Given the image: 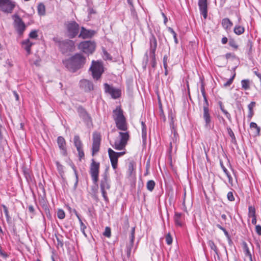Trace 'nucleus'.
Segmentation results:
<instances>
[{
	"mask_svg": "<svg viewBox=\"0 0 261 261\" xmlns=\"http://www.w3.org/2000/svg\"><path fill=\"white\" fill-rule=\"evenodd\" d=\"M103 88L105 93L110 95L113 99L119 98L121 96V90L119 88H115L112 85L106 83L103 84Z\"/></svg>",
	"mask_w": 261,
	"mask_h": 261,
	"instance_id": "10",
	"label": "nucleus"
},
{
	"mask_svg": "<svg viewBox=\"0 0 261 261\" xmlns=\"http://www.w3.org/2000/svg\"><path fill=\"white\" fill-rule=\"evenodd\" d=\"M94 33V32L93 31L87 30L84 27H82L78 36L79 38L83 39L90 38L93 36Z\"/></svg>",
	"mask_w": 261,
	"mask_h": 261,
	"instance_id": "23",
	"label": "nucleus"
},
{
	"mask_svg": "<svg viewBox=\"0 0 261 261\" xmlns=\"http://www.w3.org/2000/svg\"><path fill=\"white\" fill-rule=\"evenodd\" d=\"M208 245L210 246L211 249L214 251L216 255H217L218 258H219V254L218 249L217 246L215 245L214 242L213 240H209L207 242Z\"/></svg>",
	"mask_w": 261,
	"mask_h": 261,
	"instance_id": "35",
	"label": "nucleus"
},
{
	"mask_svg": "<svg viewBox=\"0 0 261 261\" xmlns=\"http://www.w3.org/2000/svg\"><path fill=\"white\" fill-rule=\"evenodd\" d=\"M221 25L223 28L228 33L230 31L233 26V23L228 18H224L222 19Z\"/></svg>",
	"mask_w": 261,
	"mask_h": 261,
	"instance_id": "24",
	"label": "nucleus"
},
{
	"mask_svg": "<svg viewBox=\"0 0 261 261\" xmlns=\"http://www.w3.org/2000/svg\"><path fill=\"white\" fill-rule=\"evenodd\" d=\"M99 169L100 163L96 162L94 159H92L90 166L89 173L94 184H97L98 180Z\"/></svg>",
	"mask_w": 261,
	"mask_h": 261,
	"instance_id": "9",
	"label": "nucleus"
},
{
	"mask_svg": "<svg viewBox=\"0 0 261 261\" xmlns=\"http://www.w3.org/2000/svg\"><path fill=\"white\" fill-rule=\"evenodd\" d=\"M245 28L242 25L237 24L233 28V32L237 35L240 36L245 32Z\"/></svg>",
	"mask_w": 261,
	"mask_h": 261,
	"instance_id": "33",
	"label": "nucleus"
},
{
	"mask_svg": "<svg viewBox=\"0 0 261 261\" xmlns=\"http://www.w3.org/2000/svg\"><path fill=\"white\" fill-rule=\"evenodd\" d=\"M73 143L78 152L79 160L81 161L82 159L84 158L85 153L83 150V144L79 135H76L74 136Z\"/></svg>",
	"mask_w": 261,
	"mask_h": 261,
	"instance_id": "13",
	"label": "nucleus"
},
{
	"mask_svg": "<svg viewBox=\"0 0 261 261\" xmlns=\"http://www.w3.org/2000/svg\"><path fill=\"white\" fill-rule=\"evenodd\" d=\"M224 57H225V58L228 60L229 59V58H231L232 59H236V55L233 54V53H226Z\"/></svg>",
	"mask_w": 261,
	"mask_h": 261,
	"instance_id": "59",
	"label": "nucleus"
},
{
	"mask_svg": "<svg viewBox=\"0 0 261 261\" xmlns=\"http://www.w3.org/2000/svg\"><path fill=\"white\" fill-rule=\"evenodd\" d=\"M228 44L230 46L235 49H237L239 47V45L237 44L236 40L233 38H229Z\"/></svg>",
	"mask_w": 261,
	"mask_h": 261,
	"instance_id": "47",
	"label": "nucleus"
},
{
	"mask_svg": "<svg viewBox=\"0 0 261 261\" xmlns=\"http://www.w3.org/2000/svg\"><path fill=\"white\" fill-rule=\"evenodd\" d=\"M203 119L205 121L204 126L206 128H211L212 118L209 108H203Z\"/></svg>",
	"mask_w": 261,
	"mask_h": 261,
	"instance_id": "16",
	"label": "nucleus"
},
{
	"mask_svg": "<svg viewBox=\"0 0 261 261\" xmlns=\"http://www.w3.org/2000/svg\"><path fill=\"white\" fill-rule=\"evenodd\" d=\"M142 138L143 144H145L147 140V127L144 122L141 121Z\"/></svg>",
	"mask_w": 261,
	"mask_h": 261,
	"instance_id": "31",
	"label": "nucleus"
},
{
	"mask_svg": "<svg viewBox=\"0 0 261 261\" xmlns=\"http://www.w3.org/2000/svg\"><path fill=\"white\" fill-rule=\"evenodd\" d=\"M256 102L255 101H251L248 105V109L249 110L248 114L247 115V118L248 121H250L253 116L254 115L253 108L255 107Z\"/></svg>",
	"mask_w": 261,
	"mask_h": 261,
	"instance_id": "28",
	"label": "nucleus"
},
{
	"mask_svg": "<svg viewBox=\"0 0 261 261\" xmlns=\"http://www.w3.org/2000/svg\"><path fill=\"white\" fill-rule=\"evenodd\" d=\"M38 37L37 31L33 30L29 34V37L32 39H36Z\"/></svg>",
	"mask_w": 261,
	"mask_h": 261,
	"instance_id": "54",
	"label": "nucleus"
},
{
	"mask_svg": "<svg viewBox=\"0 0 261 261\" xmlns=\"http://www.w3.org/2000/svg\"><path fill=\"white\" fill-rule=\"evenodd\" d=\"M90 70L92 72V76L94 80L97 81L100 79L104 72V68L102 62L93 61L90 68Z\"/></svg>",
	"mask_w": 261,
	"mask_h": 261,
	"instance_id": "5",
	"label": "nucleus"
},
{
	"mask_svg": "<svg viewBox=\"0 0 261 261\" xmlns=\"http://www.w3.org/2000/svg\"><path fill=\"white\" fill-rule=\"evenodd\" d=\"M92 140V155L93 156L99 150L101 141V136L100 134L94 132L93 134Z\"/></svg>",
	"mask_w": 261,
	"mask_h": 261,
	"instance_id": "14",
	"label": "nucleus"
},
{
	"mask_svg": "<svg viewBox=\"0 0 261 261\" xmlns=\"http://www.w3.org/2000/svg\"><path fill=\"white\" fill-rule=\"evenodd\" d=\"M108 151L112 166L114 169H116L118 166V159L116 152L114 151L110 148L108 149Z\"/></svg>",
	"mask_w": 261,
	"mask_h": 261,
	"instance_id": "18",
	"label": "nucleus"
},
{
	"mask_svg": "<svg viewBox=\"0 0 261 261\" xmlns=\"http://www.w3.org/2000/svg\"><path fill=\"white\" fill-rule=\"evenodd\" d=\"M168 30L169 32H170L172 35H173V38H174V42L176 44H178V39L177 38V34L176 33H175V32L173 30V29L171 28V27H169L168 28Z\"/></svg>",
	"mask_w": 261,
	"mask_h": 261,
	"instance_id": "48",
	"label": "nucleus"
},
{
	"mask_svg": "<svg viewBox=\"0 0 261 261\" xmlns=\"http://www.w3.org/2000/svg\"><path fill=\"white\" fill-rule=\"evenodd\" d=\"M151 57V66L153 68H155L156 66V61L155 59V54H150Z\"/></svg>",
	"mask_w": 261,
	"mask_h": 261,
	"instance_id": "52",
	"label": "nucleus"
},
{
	"mask_svg": "<svg viewBox=\"0 0 261 261\" xmlns=\"http://www.w3.org/2000/svg\"><path fill=\"white\" fill-rule=\"evenodd\" d=\"M103 235L107 238H110L111 236V229L110 227H106L105 231L103 232Z\"/></svg>",
	"mask_w": 261,
	"mask_h": 261,
	"instance_id": "50",
	"label": "nucleus"
},
{
	"mask_svg": "<svg viewBox=\"0 0 261 261\" xmlns=\"http://www.w3.org/2000/svg\"><path fill=\"white\" fill-rule=\"evenodd\" d=\"M170 126L171 129V137L172 138L173 142L176 143L178 139V135L176 131L173 121V117L171 115V122L170 123Z\"/></svg>",
	"mask_w": 261,
	"mask_h": 261,
	"instance_id": "25",
	"label": "nucleus"
},
{
	"mask_svg": "<svg viewBox=\"0 0 261 261\" xmlns=\"http://www.w3.org/2000/svg\"><path fill=\"white\" fill-rule=\"evenodd\" d=\"M112 117L117 129L122 131L127 130L128 126L126 119L123 114V111L120 106H117L115 109L113 110Z\"/></svg>",
	"mask_w": 261,
	"mask_h": 261,
	"instance_id": "2",
	"label": "nucleus"
},
{
	"mask_svg": "<svg viewBox=\"0 0 261 261\" xmlns=\"http://www.w3.org/2000/svg\"><path fill=\"white\" fill-rule=\"evenodd\" d=\"M130 9L132 16L134 18L137 19L138 18V16L134 6H130Z\"/></svg>",
	"mask_w": 261,
	"mask_h": 261,
	"instance_id": "56",
	"label": "nucleus"
},
{
	"mask_svg": "<svg viewBox=\"0 0 261 261\" xmlns=\"http://www.w3.org/2000/svg\"><path fill=\"white\" fill-rule=\"evenodd\" d=\"M236 72H234L232 76L224 84L223 86L224 87H227L229 86L233 82V81L236 76Z\"/></svg>",
	"mask_w": 261,
	"mask_h": 261,
	"instance_id": "49",
	"label": "nucleus"
},
{
	"mask_svg": "<svg viewBox=\"0 0 261 261\" xmlns=\"http://www.w3.org/2000/svg\"><path fill=\"white\" fill-rule=\"evenodd\" d=\"M250 127L251 128H254L256 129V132H255L256 136L260 135V128L257 125V124L256 123L251 122L250 123Z\"/></svg>",
	"mask_w": 261,
	"mask_h": 261,
	"instance_id": "45",
	"label": "nucleus"
},
{
	"mask_svg": "<svg viewBox=\"0 0 261 261\" xmlns=\"http://www.w3.org/2000/svg\"><path fill=\"white\" fill-rule=\"evenodd\" d=\"M79 87L81 90L86 93L90 92L94 90L93 82L86 79H82L80 81Z\"/></svg>",
	"mask_w": 261,
	"mask_h": 261,
	"instance_id": "15",
	"label": "nucleus"
},
{
	"mask_svg": "<svg viewBox=\"0 0 261 261\" xmlns=\"http://www.w3.org/2000/svg\"><path fill=\"white\" fill-rule=\"evenodd\" d=\"M218 104L221 111L225 115L226 117L228 119L229 121L231 122L232 119L231 115L224 109V106L223 105L222 102L221 101H220L218 102Z\"/></svg>",
	"mask_w": 261,
	"mask_h": 261,
	"instance_id": "34",
	"label": "nucleus"
},
{
	"mask_svg": "<svg viewBox=\"0 0 261 261\" xmlns=\"http://www.w3.org/2000/svg\"><path fill=\"white\" fill-rule=\"evenodd\" d=\"M64 25L69 38L72 39L77 36L79 33L80 25L75 21H67L64 23Z\"/></svg>",
	"mask_w": 261,
	"mask_h": 261,
	"instance_id": "7",
	"label": "nucleus"
},
{
	"mask_svg": "<svg viewBox=\"0 0 261 261\" xmlns=\"http://www.w3.org/2000/svg\"><path fill=\"white\" fill-rule=\"evenodd\" d=\"M86 59L81 54L76 53L70 58L62 60V63L69 71L74 73L83 68Z\"/></svg>",
	"mask_w": 261,
	"mask_h": 261,
	"instance_id": "1",
	"label": "nucleus"
},
{
	"mask_svg": "<svg viewBox=\"0 0 261 261\" xmlns=\"http://www.w3.org/2000/svg\"><path fill=\"white\" fill-rule=\"evenodd\" d=\"M57 241V244L58 246H60L61 247H63L64 245V242L63 240L62 239L61 240L59 237H56Z\"/></svg>",
	"mask_w": 261,
	"mask_h": 261,
	"instance_id": "61",
	"label": "nucleus"
},
{
	"mask_svg": "<svg viewBox=\"0 0 261 261\" xmlns=\"http://www.w3.org/2000/svg\"><path fill=\"white\" fill-rule=\"evenodd\" d=\"M71 167L74 171V173L75 177V182L73 186V189H74V190H76V189L77 188L78 182H79V176H78L77 171L76 170V167L75 166V165L73 164H72L71 165Z\"/></svg>",
	"mask_w": 261,
	"mask_h": 261,
	"instance_id": "37",
	"label": "nucleus"
},
{
	"mask_svg": "<svg viewBox=\"0 0 261 261\" xmlns=\"http://www.w3.org/2000/svg\"><path fill=\"white\" fill-rule=\"evenodd\" d=\"M150 54H155L157 47V40L155 36L151 33L149 37Z\"/></svg>",
	"mask_w": 261,
	"mask_h": 261,
	"instance_id": "22",
	"label": "nucleus"
},
{
	"mask_svg": "<svg viewBox=\"0 0 261 261\" xmlns=\"http://www.w3.org/2000/svg\"><path fill=\"white\" fill-rule=\"evenodd\" d=\"M253 42L251 40H248L246 43L247 54L249 57H251L252 54Z\"/></svg>",
	"mask_w": 261,
	"mask_h": 261,
	"instance_id": "39",
	"label": "nucleus"
},
{
	"mask_svg": "<svg viewBox=\"0 0 261 261\" xmlns=\"http://www.w3.org/2000/svg\"><path fill=\"white\" fill-rule=\"evenodd\" d=\"M53 41L57 44L59 51L66 56H68L75 49V42L70 39L61 40L57 37L53 38Z\"/></svg>",
	"mask_w": 261,
	"mask_h": 261,
	"instance_id": "3",
	"label": "nucleus"
},
{
	"mask_svg": "<svg viewBox=\"0 0 261 261\" xmlns=\"http://www.w3.org/2000/svg\"><path fill=\"white\" fill-rule=\"evenodd\" d=\"M166 242L168 245H170L172 243V238L170 233H168L166 236Z\"/></svg>",
	"mask_w": 261,
	"mask_h": 261,
	"instance_id": "55",
	"label": "nucleus"
},
{
	"mask_svg": "<svg viewBox=\"0 0 261 261\" xmlns=\"http://www.w3.org/2000/svg\"><path fill=\"white\" fill-rule=\"evenodd\" d=\"M80 50L88 55L93 54L96 48V43L94 41L88 40L82 41L78 46Z\"/></svg>",
	"mask_w": 261,
	"mask_h": 261,
	"instance_id": "8",
	"label": "nucleus"
},
{
	"mask_svg": "<svg viewBox=\"0 0 261 261\" xmlns=\"http://www.w3.org/2000/svg\"><path fill=\"white\" fill-rule=\"evenodd\" d=\"M155 186V181L153 180H149L147 182L146 188L149 191L152 192L154 190Z\"/></svg>",
	"mask_w": 261,
	"mask_h": 261,
	"instance_id": "42",
	"label": "nucleus"
},
{
	"mask_svg": "<svg viewBox=\"0 0 261 261\" xmlns=\"http://www.w3.org/2000/svg\"><path fill=\"white\" fill-rule=\"evenodd\" d=\"M73 212H74V214L75 215V216H76V217L77 218L78 220H79V221L80 222V229H81V231H82V232L83 233V234L86 237H87V234L85 232V229H86L87 227L84 224V223L83 222L81 218V217H80V215L79 214V213L77 212V211H76V210H73Z\"/></svg>",
	"mask_w": 261,
	"mask_h": 261,
	"instance_id": "27",
	"label": "nucleus"
},
{
	"mask_svg": "<svg viewBox=\"0 0 261 261\" xmlns=\"http://www.w3.org/2000/svg\"><path fill=\"white\" fill-rule=\"evenodd\" d=\"M255 231L258 235L261 236V226L260 225H256Z\"/></svg>",
	"mask_w": 261,
	"mask_h": 261,
	"instance_id": "63",
	"label": "nucleus"
},
{
	"mask_svg": "<svg viewBox=\"0 0 261 261\" xmlns=\"http://www.w3.org/2000/svg\"><path fill=\"white\" fill-rule=\"evenodd\" d=\"M253 73L258 77L260 83V86H261V72H258L257 71H254Z\"/></svg>",
	"mask_w": 261,
	"mask_h": 261,
	"instance_id": "64",
	"label": "nucleus"
},
{
	"mask_svg": "<svg viewBox=\"0 0 261 261\" xmlns=\"http://www.w3.org/2000/svg\"><path fill=\"white\" fill-rule=\"evenodd\" d=\"M227 198L230 201H233L234 200V197L232 192H229L227 193Z\"/></svg>",
	"mask_w": 261,
	"mask_h": 261,
	"instance_id": "57",
	"label": "nucleus"
},
{
	"mask_svg": "<svg viewBox=\"0 0 261 261\" xmlns=\"http://www.w3.org/2000/svg\"><path fill=\"white\" fill-rule=\"evenodd\" d=\"M57 143L59 148L61 151V153L64 156H66L67 155V151L66 147V143L65 139L62 136L58 137L57 138Z\"/></svg>",
	"mask_w": 261,
	"mask_h": 261,
	"instance_id": "19",
	"label": "nucleus"
},
{
	"mask_svg": "<svg viewBox=\"0 0 261 261\" xmlns=\"http://www.w3.org/2000/svg\"><path fill=\"white\" fill-rule=\"evenodd\" d=\"M216 226L218 228H219L220 229H221V230H222L223 231L225 236H226V237L227 239L228 243L229 244L232 243V240L231 239V237H230V234H229V233L228 232V231L226 230V229L219 224H217L216 225Z\"/></svg>",
	"mask_w": 261,
	"mask_h": 261,
	"instance_id": "36",
	"label": "nucleus"
},
{
	"mask_svg": "<svg viewBox=\"0 0 261 261\" xmlns=\"http://www.w3.org/2000/svg\"><path fill=\"white\" fill-rule=\"evenodd\" d=\"M15 7V3L11 0H0V9L6 13H11Z\"/></svg>",
	"mask_w": 261,
	"mask_h": 261,
	"instance_id": "12",
	"label": "nucleus"
},
{
	"mask_svg": "<svg viewBox=\"0 0 261 261\" xmlns=\"http://www.w3.org/2000/svg\"><path fill=\"white\" fill-rule=\"evenodd\" d=\"M203 99H204V103H203V108H208L209 103H208V101L206 95H203Z\"/></svg>",
	"mask_w": 261,
	"mask_h": 261,
	"instance_id": "58",
	"label": "nucleus"
},
{
	"mask_svg": "<svg viewBox=\"0 0 261 261\" xmlns=\"http://www.w3.org/2000/svg\"><path fill=\"white\" fill-rule=\"evenodd\" d=\"M22 171L26 180L28 183L33 181V175L32 173L31 169L26 166L23 165L21 167Z\"/></svg>",
	"mask_w": 261,
	"mask_h": 261,
	"instance_id": "21",
	"label": "nucleus"
},
{
	"mask_svg": "<svg viewBox=\"0 0 261 261\" xmlns=\"http://www.w3.org/2000/svg\"><path fill=\"white\" fill-rule=\"evenodd\" d=\"M136 163L134 161H130L128 164L127 174L132 177L136 175Z\"/></svg>",
	"mask_w": 261,
	"mask_h": 261,
	"instance_id": "26",
	"label": "nucleus"
},
{
	"mask_svg": "<svg viewBox=\"0 0 261 261\" xmlns=\"http://www.w3.org/2000/svg\"><path fill=\"white\" fill-rule=\"evenodd\" d=\"M14 18V28L19 36L22 35L25 30L26 26L20 17L17 14L12 16Z\"/></svg>",
	"mask_w": 261,
	"mask_h": 261,
	"instance_id": "11",
	"label": "nucleus"
},
{
	"mask_svg": "<svg viewBox=\"0 0 261 261\" xmlns=\"http://www.w3.org/2000/svg\"><path fill=\"white\" fill-rule=\"evenodd\" d=\"M220 164L221 168L222 169L223 172L225 173L227 177L228 178L229 180L230 181V179H232V177L231 176V175L229 173L227 169L225 168L224 165H223V162L221 160H220Z\"/></svg>",
	"mask_w": 261,
	"mask_h": 261,
	"instance_id": "44",
	"label": "nucleus"
},
{
	"mask_svg": "<svg viewBox=\"0 0 261 261\" xmlns=\"http://www.w3.org/2000/svg\"><path fill=\"white\" fill-rule=\"evenodd\" d=\"M125 132H120L119 133V140H116L114 142L113 147L116 150H122L124 149L129 139L130 135L129 132L127 130Z\"/></svg>",
	"mask_w": 261,
	"mask_h": 261,
	"instance_id": "6",
	"label": "nucleus"
},
{
	"mask_svg": "<svg viewBox=\"0 0 261 261\" xmlns=\"http://www.w3.org/2000/svg\"><path fill=\"white\" fill-rule=\"evenodd\" d=\"M22 44L24 45V48L27 51L28 55L31 54V47L33 45V43L30 41L29 39H27L22 42Z\"/></svg>",
	"mask_w": 261,
	"mask_h": 261,
	"instance_id": "30",
	"label": "nucleus"
},
{
	"mask_svg": "<svg viewBox=\"0 0 261 261\" xmlns=\"http://www.w3.org/2000/svg\"><path fill=\"white\" fill-rule=\"evenodd\" d=\"M242 88L245 90L250 89V80L248 79L242 80L241 82Z\"/></svg>",
	"mask_w": 261,
	"mask_h": 261,
	"instance_id": "41",
	"label": "nucleus"
},
{
	"mask_svg": "<svg viewBox=\"0 0 261 261\" xmlns=\"http://www.w3.org/2000/svg\"><path fill=\"white\" fill-rule=\"evenodd\" d=\"M57 168L60 173L64 172V167L58 161L56 162Z\"/></svg>",
	"mask_w": 261,
	"mask_h": 261,
	"instance_id": "53",
	"label": "nucleus"
},
{
	"mask_svg": "<svg viewBox=\"0 0 261 261\" xmlns=\"http://www.w3.org/2000/svg\"><path fill=\"white\" fill-rule=\"evenodd\" d=\"M256 211L254 206H249L248 207V216L250 217H254L256 216Z\"/></svg>",
	"mask_w": 261,
	"mask_h": 261,
	"instance_id": "46",
	"label": "nucleus"
},
{
	"mask_svg": "<svg viewBox=\"0 0 261 261\" xmlns=\"http://www.w3.org/2000/svg\"><path fill=\"white\" fill-rule=\"evenodd\" d=\"M100 191L102 196L106 202H109V198L107 196L106 190H109L111 188L110 180L109 179V174L107 170L102 175V178L100 182Z\"/></svg>",
	"mask_w": 261,
	"mask_h": 261,
	"instance_id": "4",
	"label": "nucleus"
},
{
	"mask_svg": "<svg viewBox=\"0 0 261 261\" xmlns=\"http://www.w3.org/2000/svg\"><path fill=\"white\" fill-rule=\"evenodd\" d=\"M57 216L60 219H64L65 216L64 211L62 209H59L57 211Z\"/></svg>",
	"mask_w": 261,
	"mask_h": 261,
	"instance_id": "51",
	"label": "nucleus"
},
{
	"mask_svg": "<svg viewBox=\"0 0 261 261\" xmlns=\"http://www.w3.org/2000/svg\"><path fill=\"white\" fill-rule=\"evenodd\" d=\"M79 116L85 122H89L91 120V117L88 114L85 108L82 106H79L77 109Z\"/></svg>",
	"mask_w": 261,
	"mask_h": 261,
	"instance_id": "20",
	"label": "nucleus"
},
{
	"mask_svg": "<svg viewBox=\"0 0 261 261\" xmlns=\"http://www.w3.org/2000/svg\"><path fill=\"white\" fill-rule=\"evenodd\" d=\"M38 13L40 16H43L45 14V7L43 3H40L37 6Z\"/></svg>",
	"mask_w": 261,
	"mask_h": 261,
	"instance_id": "38",
	"label": "nucleus"
},
{
	"mask_svg": "<svg viewBox=\"0 0 261 261\" xmlns=\"http://www.w3.org/2000/svg\"><path fill=\"white\" fill-rule=\"evenodd\" d=\"M227 132H228L229 136L231 138V143H232L234 144H237V139L236 138L234 134L233 133V131L231 129V128L229 127H227Z\"/></svg>",
	"mask_w": 261,
	"mask_h": 261,
	"instance_id": "40",
	"label": "nucleus"
},
{
	"mask_svg": "<svg viewBox=\"0 0 261 261\" xmlns=\"http://www.w3.org/2000/svg\"><path fill=\"white\" fill-rule=\"evenodd\" d=\"M168 58V56H167V55H164V56L163 57V61L164 68H166V66H168V65H167Z\"/></svg>",
	"mask_w": 261,
	"mask_h": 261,
	"instance_id": "62",
	"label": "nucleus"
},
{
	"mask_svg": "<svg viewBox=\"0 0 261 261\" xmlns=\"http://www.w3.org/2000/svg\"><path fill=\"white\" fill-rule=\"evenodd\" d=\"M198 5L200 14L206 19L207 16V0H198Z\"/></svg>",
	"mask_w": 261,
	"mask_h": 261,
	"instance_id": "17",
	"label": "nucleus"
},
{
	"mask_svg": "<svg viewBox=\"0 0 261 261\" xmlns=\"http://www.w3.org/2000/svg\"><path fill=\"white\" fill-rule=\"evenodd\" d=\"M242 245L245 255L246 256H248L249 258L250 261H253L252 254L249 250L247 243L244 241L242 243Z\"/></svg>",
	"mask_w": 261,
	"mask_h": 261,
	"instance_id": "32",
	"label": "nucleus"
},
{
	"mask_svg": "<svg viewBox=\"0 0 261 261\" xmlns=\"http://www.w3.org/2000/svg\"><path fill=\"white\" fill-rule=\"evenodd\" d=\"M103 58L105 60H111L112 59L111 55L106 50L103 51Z\"/></svg>",
	"mask_w": 261,
	"mask_h": 261,
	"instance_id": "60",
	"label": "nucleus"
},
{
	"mask_svg": "<svg viewBox=\"0 0 261 261\" xmlns=\"http://www.w3.org/2000/svg\"><path fill=\"white\" fill-rule=\"evenodd\" d=\"M182 214L180 213L175 212L174 216V221L175 224L179 227L182 226L181 217Z\"/></svg>",
	"mask_w": 261,
	"mask_h": 261,
	"instance_id": "29",
	"label": "nucleus"
},
{
	"mask_svg": "<svg viewBox=\"0 0 261 261\" xmlns=\"http://www.w3.org/2000/svg\"><path fill=\"white\" fill-rule=\"evenodd\" d=\"M2 207L6 217V220L8 223H11V218L9 214V211L7 207L5 205H3Z\"/></svg>",
	"mask_w": 261,
	"mask_h": 261,
	"instance_id": "43",
	"label": "nucleus"
}]
</instances>
